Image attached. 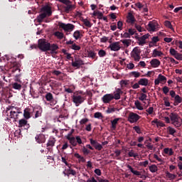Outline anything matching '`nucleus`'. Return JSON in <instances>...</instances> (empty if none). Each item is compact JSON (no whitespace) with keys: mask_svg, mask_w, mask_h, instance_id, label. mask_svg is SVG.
Returning a JSON list of instances; mask_svg holds the SVG:
<instances>
[{"mask_svg":"<svg viewBox=\"0 0 182 182\" xmlns=\"http://www.w3.org/2000/svg\"><path fill=\"white\" fill-rule=\"evenodd\" d=\"M141 117L134 112H130L128 117V122L131 124L137 122L140 119Z\"/></svg>","mask_w":182,"mask_h":182,"instance_id":"8","label":"nucleus"},{"mask_svg":"<svg viewBox=\"0 0 182 182\" xmlns=\"http://www.w3.org/2000/svg\"><path fill=\"white\" fill-rule=\"evenodd\" d=\"M55 143H56V139H55V138H54V137H52V138H50L49 139H48V143L46 144V146H47V148H48V147H54L55 146Z\"/></svg>","mask_w":182,"mask_h":182,"instance_id":"24","label":"nucleus"},{"mask_svg":"<svg viewBox=\"0 0 182 182\" xmlns=\"http://www.w3.org/2000/svg\"><path fill=\"white\" fill-rule=\"evenodd\" d=\"M120 120V118H115L113 120H111L112 129L115 130L117 128V124L118 122Z\"/></svg>","mask_w":182,"mask_h":182,"instance_id":"28","label":"nucleus"},{"mask_svg":"<svg viewBox=\"0 0 182 182\" xmlns=\"http://www.w3.org/2000/svg\"><path fill=\"white\" fill-rule=\"evenodd\" d=\"M149 171H150V172H151L153 173L157 172V171H158L157 166L155 164H152V165L149 166Z\"/></svg>","mask_w":182,"mask_h":182,"instance_id":"35","label":"nucleus"},{"mask_svg":"<svg viewBox=\"0 0 182 182\" xmlns=\"http://www.w3.org/2000/svg\"><path fill=\"white\" fill-rule=\"evenodd\" d=\"M31 49H39L41 52H46V55H57L58 46H31Z\"/></svg>","mask_w":182,"mask_h":182,"instance_id":"2","label":"nucleus"},{"mask_svg":"<svg viewBox=\"0 0 182 182\" xmlns=\"http://www.w3.org/2000/svg\"><path fill=\"white\" fill-rule=\"evenodd\" d=\"M174 100L177 104H181L182 102V98L178 95H176V96L174 97Z\"/></svg>","mask_w":182,"mask_h":182,"instance_id":"45","label":"nucleus"},{"mask_svg":"<svg viewBox=\"0 0 182 182\" xmlns=\"http://www.w3.org/2000/svg\"><path fill=\"white\" fill-rule=\"evenodd\" d=\"M163 55L164 53L157 49H154L153 50V54H152L153 58H157V56H159V57L163 56Z\"/></svg>","mask_w":182,"mask_h":182,"instance_id":"31","label":"nucleus"},{"mask_svg":"<svg viewBox=\"0 0 182 182\" xmlns=\"http://www.w3.org/2000/svg\"><path fill=\"white\" fill-rule=\"evenodd\" d=\"M21 66V65L18 62H16V61H14L13 63L11 62L9 70L12 73H15L17 71L21 72V69H20Z\"/></svg>","mask_w":182,"mask_h":182,"instance_id":"7","label":"nucleus"},{"mask_svg":"<svg viewBox=\"0 0 182 182\" xmlns=\"http://www.w3.org/2000/svg\"><path fill=\"white\" fill-rule=\"evenodd\" d=\"M170 119L172 122V124L176 128L181 127L182 125V119L178 116L177 113L171 112L169 115Z\"/></svg>","mask_w":182,"mask_h":182,"instance_id":"3","label":"nucleus"},{"mask_svg":"<svg viewBox=\"0 0 182 182\" xmlns=\"http://www.w3.org/2000/svg\"><path fill=\"white\" fill-rule=\"evenodd\" d=\"M82 65H85V63L80 58H76L75 60H73V61H72L73 68H77V69H79V68H80Z\"/></svg>","mask_w":182,"mask_h":182,"instance_id":"12","label":"nucleus"},{"mask_svg":"<svg viewBox=\"0 0 182 182\" xmlns=\"http://www.w3.org/2000/svg\"><path fill=\"white\" fill-rule=\"evenodd\" d=\"M135 21H136V19L133 16V14L132 13H129L127 16V22L133 25V23H134Z\"/></svg>","mask_w":182,"mask_h":182,"instance_id":"26","label":"nucleus"},{"mask_svg":"<svg viewBox=\"0 0 182 182\" xmlns=\"http://www.w3.org/2000/svg\"><path fill=\"white\" fill-rule=\"evenodd\" d=\"M164 152L165 154H168V156H172L173 154V149L169 148H165Z\"/></svg>","mask_w":182,"mask_h":182,"instance_id":"37","label":"nucleus"},{"mask_svg":"<svg viewBox=\"0 0 182 182\" xmlns=\"http://www.w3.org/2000/svg\"><path fill=\"white\" fill-rule=\"evenodd\" d=\"M157 23L155 21H149L148 24V31L149 32H155L156 31Z\"/></svg>","mask_w":182,"mask_h":182,"instance_id":"17","label":"nucleus"},{"mask_svg":"<svg viewBox=\"0 0 182 182\" xmlns=\"http://www.w3.org/2000/svg\"><path fill=\"white\" fill-rule=\"evenodd\" d=\"M45 97L46 101L50 103V106H55L57 105L58 101L54 98V96L51 92H47Z\"/></svg>","mask_w":182,"mask_h":182,"instance_id":"9","label":"nucleus"},{"mask_svg":"<svg viewBox=\"0 0 182 182\" xmlns=\"http://www.w3.org/2000/svg\"><path fill=\"white\" fill-rule=\"evenodd\" d=\"M98 55L100 58H105V56L107 55V53L105 51V50H100Z\"/></svg>","mask_w":182,"mask_h":182,"instance_id":"47","label":"nucleus"},{"mask_svg":"<svg viewBox=\"0 0 182 182\" xmlns=\"http://www.w3.org/2000/svg\"><path fill=\"white\" fill-rule=\"evenodd\" d=\"M133 129L136 132V134H141V129L139 126H134Z\"/></svg>","mask_w":182,"mask_h":182,"instance_id":"55","label":"nucleus"},{"mask_svg":"<svg viewBox=\"0 0 182 182\" xmlns=\"http://www.w3.org/2000/svg\"><path fill=\"white\" fill-rule=\"evenodd\" d=\"M166 176H167L170 180H173V179H175V178H176L175 174L171 173L168 172V171H166Z\"/></svg>","mask_w":182,"mask_h":182,"instance_id":"43","label":"nucleus"},{"mask_svg":"<svg viewBox=\"0 0 182 182\" xmlns=\"http://www.w3.org/2000/svg\"><path fill=\"white\" fill-rule=\"evenodd\" d=\"M167 130H168V134H169L170 135H173V134L176 132V129H173V128H172L171 127H168L167 128Z\"/></svg>","mask_w":182,"mask_h":182,"instance_id":"44","label":"nucleus"},{"mask_svg":"<svg viewBox=\"0 0 182 182\" xmlns=\"http://www.w3.org/2000/svg\"><path fill=\"white\" fill-rule=\"evenodd\" d=\"M170 53L172 55V56H175L178 54V52L174 49V48H171L170 49Z\"/></svg>","mask_w":182,"mask_h":182,"instance_id":"59","label":"nucleus"},{"mask_svg":"<svg viewBox=\"0 0 182 182\" xmlns=\"http://www.w3.org/2000/svg\"><path fill=\"white\" fill-rule=\"evenodd\" d=\"M60 29H63L64 32H72L75 29V25L72 23H65L61 21L58 22Z\"/></svg>","mask_w":182,"mask_h":182,"instance_id":"4","label":"nucleus"},{"mask_svg":"<svg viewBox=\"0 0 182 182\" xmlns=\"http://www.w3.org/2000/svg\"><path fill=\"white\" fill-rule=\"evenodd\" d=\"M177 60H182V54L177 53L176 56L174 57Z\"/></svg>","mask_w":182,"mask_h":182,"instance_id":"61","label":"nucleus"},{"mask_svg":"<svg viewBox=\"0 0 182 182\" xmlns=\"http://www.w3.org/2000/svg\"><path fill=\"white\" fill-rule=\"evenodd\" d=\"M128 33L129 34V36L134 35V33H136V30L134 28H129L128 30Z\"/></svg>","mask_w":182,"mask_h":182,"instance_id":"60","label":"nucleus"},{"mask_svg":"<svg viewBox=\"0 0 182 182\" xmlns=\"http://www.w3.org/2000/svg\"><path fill=\"white\" fill-rule=\"evenodd\" d=\"M134 105L136 106V108L139 111L144 109L143 107L141 105V102L139 100L135 101Z\"/></svg>","mask_w":182,"mask_h":182,"instance_id":"36","label":"nucleus"},{"mask_svg":"<svg viewBox=\"0 0 182 182\" xmlns=\"http://www.w3.org/2000/svg\"><path fill=\"white\" fill-rule=\"evenodd\" d=\"M164 25H165V26H166V28H168L169 29H173L171 23L169 21H166L164 22Z\"/></svg>","mask_w":182,"mask_h":182,"instance_id":"52","label":"nucleus"},{"mask_svg":"<svg viewBox=\"0 0 182 182\" xmlns=\"http://www.w3.org/2000/svg\"><path fill=\"white\" fill-rule=\"evenodd\" d=\"M23 117L26 120H28L31 118V109L30 108H26L23 110Z\"/></svg>","mask_w":182,"mask_h":182,"instance_id":"19","label":"nucleus"},{"mask_svg":"<svg viewBox=\"0 0 182 182\" xmlns=\"http://www.w3.org/2000/svg\"><path fill=\"white\" fill-rule=\"evenodd\" d=\"M70 3L71 2L70 1V2L67 4H65V6H63V9H64V11L67 14H68L70 11H71L74 9L73 5L71 4Z\"/></svg>","mask_w":182,"mask_h":182,"instance_id":"20","label":"nucleus"},{"mask_svg":"<svg viewBox=\"0 0 182 182\" xmlns=\"http://www.w3.org/2000/svg\"><path fill=\"white\" fill-rule=\"evenodd\" d=\"M75 140H76L77 144L78 145L83 144V141H82V139L80 138V136H77L75 137Z\"/></svg>","mask_w":182,"mask_h":182,"instance_id":"51","label":"nucleus"},{"mask_svg":"<svg viewBox=\"0 0 182 182\" xmlns=\"http://www.w3.org/2000/svg\"><path fill=\"white\" fill-rule=\"evenodd\" d=\"M88 122H89V119L85 118V119H82L80 121V125H85V124H86V123H87Z\"/></svg>","mask_w":182,"mask_h":182,"instance_id":"58","label":"nucleus"},{"mask_svg":"<svg viewBox=\"0 0 182 182\" xmlns=\"http://www.w3.org/2000/svg\"><path fill=\"white\" fill-rule=\"evenodd\" d=\"M149 84V80L146 78H141L139 80V85L141 86L146 87Z\"/></svg>","mask_w":182,"mask_h":182,"instance_id":"30","label":"nucleus"},{"mask_svg":"<svg viewBox=\"0 0 182 182\" xmlns=\"http://www.w3.org/2000/svg\"><path fill=\"white\" fill-rule=\"evenodd\" d=\"M140 53H141V50L138 47H135L133 49V51L132 53V58H134L136 62H139V60H140L141 59Z\"/></svg>","mask_w":182,"mask_h":182,"instance_id":"10","label":"nucleus"},{"mask_svg":"<svg viewBox=\"0 0 182 182\" xmlns=\"http://www.w3.org/2000/svg\"><path fill=\"white\" fill-rule=\"evenodd\" d=\"M104 104H109L113 100V94H106L102 97Z\"/></svg>","mask_w":182,"mask_h":182,"instance_id":"16","label":"nucleus"},{"mask_svg":"<svg viewBox=\"0 0 182 182\" xmlns=\"http://www.w3.org/2000/svg\"><path fill=\"white\" fill-rule=\"evenodd\" d=\"M158 79L161 82H166V77L165 76L162 75L161 74L159 75Z\"/></svg>","mask_w":182,"mask_h":182,"instance_id":"46","label":"nucleus"},{"mask_svg":"<svg viewBox=\"0 0 182 182\" xmlns=\"http://www.w3.org/2000/svg\"><path fill=\"white\" fill-rule=\"evenodd\" d=\"M82 153L84 155H89L90 154V150L87 149L86 146L82 147Z\"/></svg>","mask_w":182,"mask_h":182,"instance_id":"50","label":"nucleus"},{"mask_svg":"<svg viewBox=\"0 0 182 182\" xmlns=\"http://www.w3.org/2000/svg\"><path fill=\"white\" fill-rule=\"evenodd\" d=\"M73 38H75L76 41H77V39H80V38H82V34H80V31H75L73 33Z\"/></svg>","mask_w":182,"mask_h":182,"instance_id":"34","label":"nucleus"},{"mask_svg":"<svg viewBox=\"0 0 182 182\" xmlns=\"http://www.w3.org/2000/svg\"><path fill=\"white\" fill-rule=\"evenodd\" d=\"M163 92H164V95H166L169 92V88L166 86H164L163 87Z\"/></svg>","mask_w":182,"mask_h":182,"instance_id":"62","label":"nucleus"},{"mask_svg":"<svg viewBox=\"0 0 182 182\" xmlns=\"http://www.w3.org/2000/svg\"><path fill=\"white\" fill-rule=\"evenodd\" d=\"M73 102L76 107H79L80 105L85 102V97L80 95H75L73 96Z\"/></svg>","mask_w":182,"mask_h":182,"instance_id":"6","label":"nucleus"},{"mask_svg":"<svg viewBox=\"0 0 182 182\" xmlns=\"http://www.w3.org/2000/svg\"><path fill=\"white\" fill-rule=\"evenodd\" d=\"M147 95L144 93H141V96L139 97V100L144 102L146 100Z\"/></svg>","mask_w":182,"mask_h":182,"instance_id":"49","label":"nucleus"},{"mask_svg":"<svg viewBox=\"0 0 182 182\" xmlns=\"http://www.w3.org/2000/svg\"><path fill=\"white\" fill-rule=\"evenodd\" d=\"M122 94H123V92L121 90V89L117 88L116 91L114 92L113 100H119L121 98V95Z\"/></svg>","mask_w":182,"mask_h":182,"instance_id":"18","label":"nucleus"},{"mask_svg":"<svg viewBox=\"0 0 182 182\" xmlns=\"http://www.w3.org/2000/svg\"><path fill=\"white\" fill-rule=\"evenodd\" d=\"M130 75L133 76L135 78H138L140 77V73L136 71H133V72H131Z\"/></svg>","mask_w":182,"mask_h":182,"instance_id":"48","label":"nucleus"},{"mask_svg":"<svg viewBox=\"0 0 182 182\" xmlns=\"http://www.w3.org/2000/svg\"><path fill=\"white\" fill-rule=\"evenodd\" d=\"M94 118L98 119H103V114H102V112H97L94 114Z\"/></svg>","mask_w":182,"mask_h":182,"instance_id":"40","label":"nucleus"},{"mask_svg":"<svg viewBox=\"0 0 182 182\" xmlns=\"http://www.w3.org/2000/svg\"><path fill=\"white\" fill-rule=\"evenodd\" d=\"M55 36H57V38H58L59 39H63L64 38V33H61L60 31H56L55 33Z\"/></svg>","mask_w":182,"mask_h":182,"instance_id":"41","label":"nucleus"},{"mask_svg":"<svg viewBox=\"0 0 182 182\" xmlns=\"http://www.w3.org/2000/svg\"><path fill=\"white\" fill-rule=\"evenodd\" d=\"M146 112L148 113L149 115H151L154 113V107H150L148 109H146Z\"/></svg>","mask_w":182,"mask_h":182,"instance_id":"53","label":"nucleus"},{"mask_svg":"<svg viewBox=\"0 0 182 182\" xmlns=\"http://www.w3.org/2000/svg\"><path fill=\"white\" fill-rule=\"evenodd\" d=\"M128 156L129 157H134L136 158L138 156V154H134L133 150H131L129 153H128Z\"/></svg>","mask_w":182,"mask_h":182,"instance_id":"54","label":"nucleus"},{"mask_svg":"<svg viewBox=\"0 0 182 182\" xmlns=\"http://www.w3.org/2000/svg\"><path fill=\"white\" fill-rule=\"evenodd\" d=\"M35 139L36 141L39 144H44L46 141V135L43 134H37L35 137Z\"/></svg>","mask_w":182,"mask_h":182,"instance_id":"13","label":"nucleus"},{"mask_svg":"<svg viewBox=\"0 0 182 182\" xmlns=\"http://www.w3.org/2000/svg\"><path fill=\"white\" fill-rule=\"evenodd\" d=\"M127 168H129V170H130V171L135 176H139L140 178L141 179H146V176L145 175H141L140 171H135L133 169V168L132 167V166L130 165H127Z\"/></svg>","mask_w":182,"mask_h":182,"instance_id":"15","label":"nucleus"},{"mask_svg":"<svg viewBox=\"0 0 182 182\" xmlns=\"http://www.w3.org/2000/svg\"><path fill=\"white\" fill-rule=\"evenodd\" d=\"M68 141L73 147H76L77 146V142L76 141V138H75V136L68 137Z\"/></svg>","mask_w":182,"mask_h":182,"instance_id":"29","label":"nucleus"},{"mask_svg":"<svg viewBox=\"0 0 182 182\" xmlns=\"http://www.w3.org/2000/svg\"><path fill=\"white\" fill-rule=\"evenodd\" d=\"M40 12L41 14L36 17L37 22L40 23L43 22L46 18L50 17L53 15L52 7L49 5H46L41 7Z\"/></svg>","mask_w":182,"mask_h":182,"instance_id":"1","label":"nucleus"},{"mask_svg":"<svg viewBox=\"0 0 182 182\" xmlns=\"http://www.w3.org/2000/svg\"><path fill=\"white\" fill-rule=\"evenodd\" d=\"M159 39L158 36H154L151 38V42L150 43H153V45H155L157 42H159Z\"/></svg>","mask_w":182,"mask_h":182,"instance_id":"56","label":"nucleus"},{"mask_svg":"<svg viewBox=\"0 0 182 182\" xmlns=\"http://www.w3.org/2000/svg\"><path fill=\"white\" fill-rule=\"evenodd\" d=\"M74 156L75 158H77V159H79V163H80V162H82V163L86 162V159H85V157L80 156V154H79V153H75L74 154Z\"/></svg>","mask_w":182,"mask_h":182,"instance_id":"32","label":"nucleus"},{"mask_svg":"<svg viewBox=\"0 0 182 182\" xmlns=\"http://www.w3.org/2000/svg\"><path fill=\"white\" fill-rule=\"evenodd\" d=\"M10 109L11 110L10 112L11 119H18V114H21V109L18 107L11 106L10 107Z\"/></svg>","mask_w":182,"mask_h":182,"instance_id":"5","label":"nucleus"},{"mask_svg":"<svg viewBox=\"0 0 182 182\" xmlns=\"http://www.w3.org/2000/svg\"><path fill=\"white\" fill-rule=\"evenodd\" d=\"M135 6H136L138 9H142V8L144 7V4H142L140 3V2H137V3L135 4Z\"/></svg>","mask_w":182,"mask_h":182,"instance_id":"63","label":"nucleus"},{"mask_svg":"<svg viewBox=\"0 0 182 182\" xmlns=\"http://www.w3.org/2000/svg\"><path fill=\"white\" fill-rule=\"evenodd\" d=\"M90 144L97 151H102L103 149V146L102 144H99L97 141L90 139Z\"/></svg>","mask_w":182,"mask_h":182,"instance_id":"14","label":"nucleus"},{"mask_svg":"<svg viewBox=\"0 0 182 182\" xmlns=\"http://www.w3.org/2000/svg\"><path fill=\"white\" fill-rule=\"evenodd\" d=\"M149 36H150V35L149 33H146V34L142 36L141 37H140L138 40L139 45H140L141 46H142V45H144L146 39H148V38Z\"/></svg>","mask_w":182,"mask_h":182,"instance_id":"22","label":"nucleus"},{"mask_svg":"<svg viewBox=\"0 0 182 182\" xmlns=\"http://www.w3.org/2000/svg\"><path fill=\"white\" fill-rule=\"evenodd\" d=\"M38 46H51V44L46 39H39Z\"/></svg>","mask_w":182,"mask_h":182,"instance_id":"23","label":"nucleus"},{"mask_svg":"<svg viewBox=\"0 0 182 182\" xmlns=\"http://www.w3.org/2000/svg\"><path fill=\"white\" fill-rule=\"evenodd\" d=\"M82 22H83L84 25H85V26H87V28H92V23H90V22L89 21V20H87V18L83 19V20H82Z\"/></svg>","mask_w":182,"mask_h":182,"instance_id":"39","label":"nucleus"},{"mask_svg":"<svg viewBox=\"0 0 182 182\" xmlns=\"http://www.w3.org/2000/svg\"><path fill=\"white\" fill-rule=\"evenodd\" d=\"M84 50L85 58H90L91 59H94L95 60H97V56H96L97 53H96L95 51L92 50H86V48H85Z\"/></svg>","mask_w":182,"mask_h":182,"instance_id":"11","label":"nucleus"},{"mask_svg":"<svg viewBox=\"0 0 182 182\" xmlns=\"http://www.w3.org/2000/svg\"><path fill=\"white\" fill-rule=\"evenodd\" d=\"M150 63L153 68H159V66H160L161 64L160 61L156 58L152 59Z\"/></svg>","mask_w":182,"mask_h":182,"instance_id":"25","label":"nucleus"},{"mask_svg":"<svg viewBox=\"0 0 182 182\" xmlns=\"http://www.w3.org/2000/svg\"><path fill=\"white\" fill-rule=\"evenodd\" d=\"M13 88L14 90H21L22 88V85L18 82H14L13 84Z\"/></svg>","mask_w":182,"mask_h":182,"instance_id":"38","label":"nucleus"},{"mask_svg":"<svg viewBox=\"0 0 182 182\" xmlns=\"http://www.w3.org/2000/svg\"><path fill=\"white\" fill-rule=\"evenodd\" d=\"M43 109L42 107L37 108V110L35 111V115L33 117L34 119L40 118L42 117Z\"/></svg>","mask_w":182,"mask_h":182,"instance_id":"21","label":"nucleus"},{"mask_svg":"<svg viewBox=\"0 0 182 182\" xmlns=\"http://www.w3.org/2000/svg\"><path fill=\"white\" fill-rule=\"evenodd\" d=\"M92 15L94 16H97V18L99 19L103 18V13L100 12V11H95Z\"/></svg>","mask_w":182,"mask_h":182,"instance_id":"33","label":"nucleus"},{"mask_svg":"<svg viewBox=\"0 0 182 182\" xmlns=\"http://www.w3.org/2000/svg\"><path fill=\"white\" fill-rule=\"evenodd\" d=\"M108 49H110V50H112L113 52H117V50H119L121 49L120 46H109L108 47Z\"/></svg>","mask_w":182,"mask_h":182,"instance_id":"42","label":"nucleus"},{"mask_svg":"<svg viewBox=\"0 0 182 182\" xmlns=\"http://www.w3.org/2000/svg\"><path fill=\"white\" fill-rule=\"evenodd\" d=\"M122 26H123V23L121 21H119L117 22V28H118V29H120V31H122Z\"/></svg>","mask_w":182,"mask_h":182,"instance_id":"64","label":"nucleus"},{"mask_svg":"<svg viewBox=\"0 0 182 182\" xmlns=\"http://www.w3.org/2000/svg\"><path fill=\"white\" fill-rule=\"evenodd\" d=\"M28 121L26 119H21L18 121V127H24L28 125Z\"/></svg>","mask_w":182,"mask_h":182,"instance_id":"27","label":"nucleus"},{"mask_svg":"<svg viewBox=\"0 0 182 182\" xmlns=\"http://www.w3.org/2000/svg\"><path fill=\"white\" fill-rule=\"evenodd\" d=\"M172 45H176V46H182V41H173L171 43Z\"/></svg>","mask_w":182,"mask_h":182,"instance_id":"57","label":"nucleus"}]
</instances>
